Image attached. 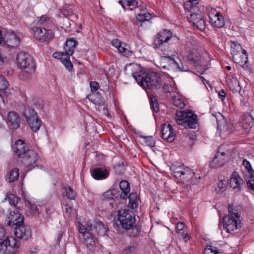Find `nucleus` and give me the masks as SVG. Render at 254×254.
Masks as SVG:
<instances>
[{
  "label": "nucleus",
  "mask_w": 254,
  "mask_h": 254,
  "mask_svg": "<svg viewBox=\"0 0 254 254\" xmlns=\"http://www.w3.org/2000/svg\"><path fill=\"white\" fill-rule=\"evenodd\" d=\"M139 71L132 73V76L137 83L143 88H147L152 91H158L161 88L163 79L161 75L158 72H151L148 73L140 70V67L135 65Z\"/></svg>",
  "instance_id": "1"
},
{
  "label": "nucleus",
  "mask_w": 254,
  "mask_h": 254,
  "mask_svg": "<svg viewBox=\"0 0 254 254\" xmlns=\"http://www.w3.org/2000/svg\"><path fill=\"white\" fill-rule=\"evenodd\" d=\"M170 170L177 180L187 185L195 184L198 182L192 170L183 163L175 162L172 164Z\"/></svg>",
  "instance_id": "2"
},
{
  "label": "nucleus",
  "mask_w": 254,
  "mask_h": 254,
  "mask_svg": "<svg viewBox=\"0 0 254 254\" xmlns=\"http://www.w3.org/2000/svg\"><path fill=\"white\" fill-rule=\"evenodd\" d=\"M170 170L177 180L187 185L195 184L198 182L192 170L183 163L175 162L172 164Z\"/></svg>",
  "instance_id": "3"
},
{
  "label": "nucleus",
  "mask_w": 254,
  "mask_h": 254,
  "mask_svg": "<svg viewBox=\"0 0 254 254\" xmlns=\"http://www.w3.org/2000/svg\"><path fill=\"white\" fill-rule=\"evenodd\" d=\"M229 214L224 216L222 223L219 226L223 225L224 229L228 233H231L235 230L239 229L242 227V223L240 220V215L238 212H234L232 207L229 206L228 207Z\"/></svg>",
  "instance_id": "4"
},
{
  "label": "nucleus",
  "mask_w": 254,
  "mask_h": 254,
  "mask_svg": "<svg viewBox=\"0 0 254 254\" xmlns=\"http://www.w3.org/2000/svg\"><path fill=\"white\" fill-rule=\"evenodd\" d=\"M175 120L185 128L195 129L198 126L197 116L190 111H181L176 113Z\"/></svg>",
  "instance_id": "5"
},
{
  "label": "nucleus",
  "mask_w": 254,
  "mask_h": 254,
  "mask_svg": "<svg viewBox=\"0 0 254 254\" xmlns=\"http://www.w3.org/2000/svg\"><path fill=\"white\" fill-rule=\"evenodd\" d=\"M19 67L26 72H32L35 70V64L32 58L25 52H20L17 56Z\"/></svg>",
  "instance_id": "6"
},
{
  "label": "nucleus",
  "mask_w": 254,
  "mask_h": 254,
  "mask_svg": "<svg viewBox=\"0 0 254 254\" xmlns=\"http://www.w3.org/2000/svg\"><path fill=\"white\" fill-rule=\"evenodd\" d=\"M24 116L32 130L34 132L37 131L41 127L42 123L34 110L30 107L25 108Z\"/></svg>",
  "instance_id": "7"
},
{
  "label": "nucleus",
  "mask_w": 254,
  "mask_h": 254,
  "mask_svg": "<svg viewBox=\"0 0 254 254\" xmlns=\"http://www.w3.org/2000/svg\"><path fill=\"white\" fill-rule=\"evenodd\" d=\"M19 244L12 237H7L0 242V253L3 254H14L17 252Z\"/></svg>",
  "instance_id": "8"
},
{
  "label": "nucleus",
  "mask_w": 254,
  "mask_h": 254,
  "mask_svg": "<svg viewBox=\"0 0 254 254\" xmlns=\"http://www.w3.org/2000/svg\"><path fill=\"white\" fill-rule=\"evenodd\" d=\"M161 65L163 68L168 70L177 69L182 71L188 70L185 68L179 59H175L170 56L163 57L161 59Z\"/></svg>",
  "instance_id": "9"
},
{
  "label": "nucleus",
  "mask_w": 254,
  "mask_h": 254,
  "mask_svg": "<svg viewBox=\"0 0 254 254\" xmlns=\"http://www.w3.org/2000/svg\"><path fill=\"white\" fill-rule=\"evenodd\" d=\"M117 216L120 225L124 229L130 228L135 224V217L129 213L128 210L124 209L119 210Z\"/></svg>",
  "instance_id": "10"
},
{
  "label": "nucleus",
  "mask_w": 254,
  "mask_h": 254,
  "mask_svg": "<svg viewBox=\"0 0 254 254\" xmlns=\"http://www.w3.org/2000/svg\"><path fill=\"white\" fill-rule=\"evenodd\" d=\"M254 118L250 113H247L243 116L240 122L235 125L234 130L241 132L242 133H248L253 125Z\"/></svg>",
  "instance_id": "11"
},
{
  "label": "nucleus",
  "mask_w": 254,
  "mask_h": 254,
  "mask_svg": "<svg viewBox=\"0 0 254 254\" xmlns=\"http://www.w3.org/2000/svg\"><path fill=\"white\" fill-rule=\"evenodd\" d=\"M35 38L40 42H49L54 38V33L52 30L34 27L33 28Z\"/></svg>",
  "instance_id": "12"
},
{
  "label": "nucleus",
  "mask_w": 254,
  "mask_h": 254,
  "mask_svg": "<svg viewBox=\"0 0 254 254\" xmlns=\"http://www.w3.org/2000/svg\"><path fill=\"white\" fill-rule=\"evenodd\" d=\"M5 222L7 226L15 227L24 223V217L18 210H10L7 216Z\"/></svg>",
  "instance_id": "13"
},
{
  "label": "nucleus",
  "mask_w": 254,
  "mask_h": 254,
  "mask_svg": "<svg viewBox=\"0 0 254 254\" xmlns=\"http://www.w3.org/2000/svg\"><path fill=\"white\" fill-rule=\"evenodd\" d=\"M198 0H189L190 9L189 10L188 19L193 25L199 19L203 16L201 11L194 5L198 3Z\"/></svg>",
  "instance_id": "14"
},
{
  "label": "nucleus",
  "mask_w": 254,
  "mask_h": 254,
  "mask_svg": "<svg viewBox=\"0 0 254 254\" xmlns=\"http://www.w3.org/2000/svg\"><path fill=\"white\" fill-rule=\"evenodd\" d=\"M172 37V33L167 30H164L158 33L154 39L153 47L157 49L164 43H167Z\"/></svg>",
  "instance_id": "15"
},
{
  "label": "nucleus",
  "mask_w": 254,
  "mask_h": 254,
  "mask_svg": "<svg viewBox=\"0 0 254 254\" xmlns=\"http://www.w3.org/2000/svg\"><path fill=\"white\" fill-rule=\"evenodd\" d=\"M209 21L211 25L217 28H221L225 25L224 17L220 12L212 10L208 14Z\"/></svg>",
  "instance_id": "16"
},
{
  "label": "nucleus",
  "mask_w": 254,
  "mask_h": 254,
  "mask_svg": "<svg viewBox=\"0 0 254 254\" xmlns=\"http://www.w3.org/2000/svg\"><path fill=\"white\" fill-rule=\"evenodd\" d=\"M14 234L16 237L23 240H27L31 236V231L29 226L23 223L18 225L15 228Z\"/></svg>",
  "instance_id": "17"
},
{
  "label": "nucleus",
  "mask_w": 254,
  "mask_h": 254,
  "mask_svg": "<svg viewBox=\"0 0 254 254\" xmlns=\"http://www.w3.org/2000/svg\"><path fill=\"white\" fill-rule=\"evenodd\" d=\"M29 149L27 144L23 140L18 139L16 141L13 146V150L15 154L22 159Z\"/></svg>",
  "instance_id": "18"
},
{
  "label": "nucleus",
  "mask_w": 254,
  "mask_h": 254,
  "mask_svg": "<svg viewBox=\"0 0 254 254\" xmlns=\"http://www.w3.org/2000/svg\"><path fill=\"white\" fill-rule=\"evenodd\" d=\"M6 123L11 129H17L21 124V118L15 112H10L7 114Z\"/></svg>",
  "instance_id": "19"
},
{
  "label": "nucleus",
  "mask_w": 254,
  "mask_h": 254,
  "mask_svg": "<svg viewBox=\"0 0 254 254\" xmlns=\"http://www.w3.org/2000/svg\"><path fill=\"white\" fill-rule=\"evenodd\" d=\"M39 157L40 155L38 152L29 149L22 158V161L26 165L30 166L36 163L39 160Z\"/></svg>",
  "instance_id": "20"
},
{
  "label": "nucleus",
  "mask_w": 254,
  "mask_h": 254,
  "mask_svg": "<svg viewBox=\"0 0 254 254\" xmlns=\"http://www.w3.org/2000/svg\"><path fill=\"white\" fill-rule=\"evenodd\" d=\"M20 43V39L12 31L7 32L4 39L2 38V43L1 45H7L8 46L14 47L17 46Z\"/></svg>",
  "instance_id": "21"
},
{
  "label": "nucleus",
  "mask_w": 254,
  "mask_h": 254,
  "mask_svg": "<svg viewBox=\"0 0 254 254\" xmlns=\"http://www.w3.org/2000/svg\"><path fill=\"white\" fill-rule=\"evenodd\" d=\"M229 154L230 152L228 151L222 152L218 151L215 158L210 162V167L212 168H218L222 166L226 162V156L229 155Z\"/></svg>",
  "instance_id": "22"
},
{
  "label": "nucleus",
  "mask_w": 254,
  "mask_h": 254,
  "mask_svg": "<svg viewBox=\"0 0 254 254\" xmlns=\"http://www.w3.org/2000/svg\"><path fill=\"white\" fill-rule=\"evenodd\" d=\"M110 173L109 170L104 168H96L91 171L92 177L97 180H102L107 178Z\"/></svg>",
  "instance_id": "23"
},
{
  "label": "nucleus",
  "mask_w": 254,
  "mask_h": 254,
  "mask_svg": "<svg viewBox=\"0 0 254 254\" xmlns=\"http://www.w3.org/2000/svg\"><path fill=\"white\" fill-rule=\"evenodd\" d=\"M162 138L168 142L173 141L175 138V133L172 126L164 124L162 128Z\"/></svg>",
  "instance_id": "24"
},
{
  "label": "nucleus",
  "mask_w": 254,
  "mask_h": 254,
  "mask_svg": "<svg viewBox=\"0 0 254 254\" xmlns=\"http://www.w3.org/2000/svg\"><path fill=\"white\" fill-rule=\"evenodd\" d=\"M212 115L215 118L217 121V129L220 131H226L229 129V125L226 119L222 114L219 112L213 114Z\"/></svg>",
  "instance_id": "25"
},
{
  "label": "nucleus",
  "mask_w": 254,
  "mask_h": 254,
  "mask_svg": "<svg viewBox=\"0 0 254 254\" xmlns=\"http://www.w3.org/2000/svg\"><path fill=\"white\" fill-rule=\"evenodd\" d=\"M243 184V180L240 178L238 173L234 172L232 173L230 180V185L234 190H240L241 186Z\"/></svg>",
  "instance_id": "26"
},
{
  "label": "nucleus",
  "mask_w": 254,
  "mask_h": 254,
  "mask_svg": "<svg viewBox=\"0 0 254 254\" xmlns=\"http://www.w3.org/2000/svg\"><path fill=\"white\" fill-rule=\"evenodd\" d=\"M177 233L180 237L185 241H187L190 239L188 235V228L183 222H179L176 226Z\"/></svg>",
  "instance_id": "27"
},
{
  "label": "nucleus",
  "mask_w": 254,
  "mask_h": 254,
  "mask_svg": "<svg viewBox=\"0 0 254 254\" xmlns=\"http://www.w3.org/2000/svg\"><path fill=\"white\" fill-rule=\"evenodd\" d=\"M77 45V42L74 38L67 39L64 46L65 53L67 55H72Z\"/></svg>",
  "instance_id": "28"
},
{
  "label": "nucleus",
  "mask_w": 254,
  "mask_h": 254,
  "mask_svg": "<svg viewBox=\"0 0 254 254\" xmlns=\"http://www.w3.org/2000/svg\"><path fill=\"white\" fill-rule=\"evenodd\" d=\"M83 243L89 251H92L95 248V241L90 232H87L83 236Z\"/></svg>",
  "instance_id": "29"
},
{
  "label": "nucleus",
  "mask_w": 254,
  "mask_h": 254,
  "mask_svg": "<svg viewBox=\"0 0 254 254\" xmlns=\"http://www.w3.org/2000/svg\"><path fill=\"white\" fill-rule=\"evenodd\" d=\"M120 188L122 191L120 197L122 199H126L130 191L129 183L126 180H122L120 183Z\"/></svg>",
  "instance_id": "30"
},
{
  "label": "nucleus",
  "mask_w": 254,
  "mask_h": 254,
  "mask_svg": "<svg viewBox=\"0 0 254 254\" xmlns=\"http://www.w3.org/2000/svg\"><path fill=\"white\" fill-rule=\"evenodd\" d=\"M5 200L8 199L9 203L11 205L14 207L16 210L19 209L21 208V200L13 194L8 193L5 198Z\"/></svg>",
  "instance_id": "31"
},
{
  "label": "nucleus",
  "mask_w": 254,
  "mask_h": 254,
  "mask_svg": "<svg viewBox=\"0 0 254 254\" xmlns=\"http://www.w3.org/2000/svg\"><path fill=\"white\" fill-rule=\"evenodd\" d=\"M127 235L129 237H136L139 236L141 231V226L137 224H133L130 228L125 229Z\"/></svg>",
  "instance_id": "32"
},
{
  "label": "nucleus",
  "mask_w": 254,
  "mask_h": 254,
  "mask_svg": "<svg viewBox=\"0 0 254 254\" xmlns=\"http://www.w3.org/2000/svg\"><path fill=\"white\" fill-rule=\"evenodd\" d=\"M140 12L136 14V19L140 22L149 21L152 18V15L147 12L146 8L140 10Z\"/></svg>",
  "instance_id": "33"
},
{
  "label": "nucleus",
  "mask_w": 254,
  "mask_h": 254,
  "mask_svg": "<svg viewBox=\"0 0 254 254\" xmlns=\"http://www.w3.org/2000/svg\"><path fill=\"white\" fill-rule=\"evenodd\" d=\"M201 59L200 53L196 49L191 50L188 56L187 60L191 63H196Z\"/></svg>",
  "instance_id": "34"
},
{
  "label": "nucleus",
  "mask_w": 254,
  "mask_h": 254,
  "mask_svg": "<svg viewBox=\"0 0 254 254\" xmlns=\"http://www.w3.org/2000/svg\"><path fill=\"white\" fill-rule=\"evenodd\" d=\"M19 170L17 168H13L5 176L6 181L11 183L16 181L19 177Z\"/></svg>",
  "instance_id": "35"
},
{
  "label": "nucleus",
  "mask_w": 254,
  "mask_h": 254,
  "mask_svg": "<svg viewBox=\"0 0 254 254\" xmlns=\"http://www.w3.org/2000/svg\"><path fill=\"white\" fill-rule=\"evenodd\" d=\"M94 229L97 234L100 236L106 235L109 231L108 228L106 227L101 222H97L96 225L94 226Z\"/></svg>",
  "instance_id": "36"
},
{
  "label": "nucleus",
  "mask_w": 254,
  "mask_h": 254,
  "mask_svg": "<svg viewBox=\"0 0 254 254\" xmlns=\"http://www.w3.org/2000/svg\"><path fill=\"white\" fill-rule=\"evenodd\" d=\"M128 198L129 199L128 207L132 209L136 208L138 206V201L137 193L131 192L128 195Z\"/></svg>",
  "instance_id": "37"
},
{
  "label": "nucleus",
  "mask_w": 254,
  "mask_h": 254,
  "mask_svg": "<svg viewBox=\"0 0 254 254\" xmlns=\"http://www.w3.org/2000/svg\"><path fill=\"white\" fill-rule=\"evenodd\" d=\"M242 50V47L237 42L231 41V52L233 56L237 55Z\"/></svg>",
  "instance_id": "38"
},
{
  "label": "nucleus",
  "mask_w": 254,
  "mask_h": 254,
  "mask_svg": "<svg viewBox=\"0 0 254 254\" xmlns=\"http://www.w3.org/2000/svg\"><path fill=\"white\" fill-rule=\"evenodd\" d=\"M227 185V182L225 180H220L217 185V187L215 188V190L217 193H221L224 192Z\"/></svg>",
  "instance_id": "39"
},
{
  "label": "nucleus",
  "mask_w": 254,
  "mask_h": 254,
  "mask_svg": "<svg viewBox=\"0 0 254 254\" xmlns=\"http://www.w3.org/2000/svg\"><path fill=\"white\" fill-rule=\"evenodd\" d=\"M64 189L65 191V195L68 199L70 200H73L75 199L76 192L70 186L66 185L64 187Z\"/></svg>",
  "instance_id": "40"
},
{
  "label": "nucleus",
  "mask_w": 254,
  "mask_h": 254,
  "mask_svg": "<svg viewBox=\"0 0 254 254\" xmlns=\"http://www.w3.org/2000/svg\"><path fill=\"white\" fill-rule=\"evenodd\" d=\"M91 100L95 105H97L99 106H103L104 104L103 97L98 93L94 94L92 96Z\"/></svg>",
  "instance_id": "41"
},
{
  "label": "nucleus",
  "mask_w": 254,
  "mask_h": 254,
  "mask_svg": "<svg viewBox=\"0 0 254 254\" xmlns=\"http://www.w3.org/2000/svg\"><path fill=\"white\" fill-rule=\"evenodd\" d=\"M149 101L152 110L155 112H157L159 110V104L155 97L153 95H151L149 97Z\"/></svg>",
  "instance_id": "42"
},
{
  "label": "nucleus",
  "mask_w": 254,
  "mask_h": 254,
  "mask_svg": "<svg viewBox=\"0 0 254 254\" xmlns=\"http://www.w3.org/2000/svg\"><path fill=\"white\" fill-rule=\"evenodd\" d=\"M8 83L3 76L0 75V91L7 93Z\"/></svg>",
  "instance_id": "43"
},
{
  "label": "nucleus",
  "mask_w": 254,
  "mask_h": 254,
  "mask_svg": "<svg viewBox=\"0 0 254 254\" xmlns=\"http://www.w3.org/2000/svg\"><path fill=\"white\" fill-rule=\"evenodd\" d=\"M119 3L125 10H126L125 4L128 6H132L133 7H135L138 4V2L136 0H126L125 2L120 0L119 1Z\"/></svg>",
  "instance_id": "44"
},
{
  "label": "nucleus",
  "mask_w": 254,
  "mask_h": 254,
  "mask_svg": "<svg viewBox=\"0 0 254 254\" xmlns=\"http://www.w3.org/2000/svg\"><path fill=\"white\" fill-rule=\"evenodd\" d=\"M69 56L65 53V56L61 60V62L68 70H70L73 68V65L69 59Z\"/></svg>",
  "instance_id": "45"
},
{
  "label": "nucleus",
  "mask_w": 254,
  "mask_h": 254,
  "mask_svg": "<svg viewBox=\"0 0 254 254\" xmlns=\"http://www.w3.org/2000/svg\"><path fill=\"white\" fill-rule=\"evenodd\" d=\"M162 89L164 92L166 93L177 92V88L176 85L174 84L173 85H170L168 83H164L162 85Z\"/></svg>",
  "instance_id": "46"
},
{
  "label": "nucleus",
  "mask_w": 254,
  "mask_h": 254,
  "mask_svg": "<svg viewBox=\"0 0 254 254\" xmlns=\"http://www.w3.org/2000/svg\"><path fill=\"white\" fill-rule=\"evenodd\" d=\"M118 195L116 190L114 189L107 190L104 194V197L108 199H113Z\"/></svg>",
  "instance_id": "47"
},
{
  "label": "nucleus",
  "mask_w": 254,
  "mask_h": 254,
  "mask_svg": "<svg viewBox=\"0 0 254 254\" xmlns=\"http://www.w3.org/2000/svg\"><path fill=\"white\" fill-rule=\"evenodd\" d=\"M173 99V104L175 106L180 108H183L185 106V104L181 97L174 96Z\"/></svg>",
  "instance_id": "48"
},
{
  "label": "nucleus",
  "mask_w": 254,
  "mask_h": 254,
  "mask_svg": "<svg viewBox=\"0 0 254 254\" xmlns=\"http://www.w3.org/2000/svg\"><path fill=\"white\" fill-rule=\"evenodd\" d=\"M194 26L197 27L200 30L203 31L206 28V24L203 19V16L199 19L193 24Z\"/></svg>",
  "instance_id": "49"
},
{
  "label": "nucleus",
  "mask_w": 254,
  "mask_h": 254,
  "mask_svg": "<svg viewBox=\"0 0 254 254\" xmlns=\"http://www.w3.org/2000/svg\"><path fill=\"white\" fill-rule=\"evenodd\" d=\"M246 181L248 188L254 191V173L248 175Z\"/></svg>",
  "instance_id": "50"
},
{
  "label": "nucleus",
  "mask_w": 254,
  "mask_h": 254,
  "mask_svg": "<svg viewBox=\"0 0 254 254\" xmlns=\"http://www.w3.org/2000/svg\"><path fill=\"white\" fill-rule=\"evenodd\" d=\"M143 142L145 145L154 147L155 144V141L152 136H142Z\"/></svg>",
  "instance_id": "51"
},
{
  "label": "nucleus",
  "mask_w": 254,
  "mask_h": 254,
  "mask_svg": "<svg viewBox=\"0 0 254 254\" xmlns=\"http://www.w3.org/2000/svg\"><path fill=\"white\" fill-rule=\"evenodd\" d=\"M218 253L219 252L216 247L208 245L205 248L203 254H218Z\"/></svg>",
  "instance_id": "52"
},
{
  "label": "nucleus",
  "mask_w": 254,
  "mask_h": 254,
  "mask_svg": "<svg viewBox=\"0 0 254 254\" xmlns=\"http://www.w3.org/2000/svg\"><path fill=\"white\" fill-rule=\"evenodd\" d=\"M243 165L247 169L248 173V175L252 174V173H254V171L252 169V167L250 162L247 159H245L243 160Z\"/></svg>",
  "instance_id": "53"
},
{
  "label": "nucleus",
  "mask_w": 254,
  "mask_h": 254,
  "mask_svg": "<svg viewBox=\"0 0 254 254\" xmlns=\"http://www.w3.org/2000/svg\"><path fill=\"white\" fill-rule=\"evenodd\" d=\"M136 250V247L134 245L129 246L126 247L123 251V254H132Z\"/></svg>",
  "instance_id": "54"
},
{
  "label": "nucleus",
  "mask_w": 254,
  "mask_h": 254,
  "mask_svg": "<svg viewBox=\"0 0 254 254\" xmlns=\"http://www.w3.org/2000/svg\"><path fill=\"white\" fill-rule=\"evenodd\" d=\"M24 197H25V200L29 204L31 210L32 211H33V212H36L38 211V207L35 204L32 203L31 198L29 197H27L26 196H25Z\"/></svg>",
  "instance_id": "55"
},
{
  "label": "nucleus",
  "mask_w": 254,
  "mask_h": 254,
  "mask_svg": "<svg viewBox=\"0 0 254 254\" xmlns=\"http://www.w3.org/2000/svg\"><path fill=\"white\" fill-rule=\"evenodd\" d=\"M90 86L92 92H95L99 88V83L96 81H91L90 83Z\"/></svg>",
  "instance_id": "56"
},
{
  "label": "nucleus",
  "mask_w": 254,
  "mask_h": 254,
  "mask_svg": "<svg viewBox=\"0 0 254 254\" xmlns=\"http://www.w3.org/2000/svg\"><path fill=\"white\" fill-rule=\"evenodd\" d=\"M78 231L81 234H82L83 236L85 234H86L88 230L85 226L82 225L81 223L78 222Z\"/></svg>",
  "instance_id": "57"
},
{
  "label": "nucleus",
  "mask_w": 254,
  "mask_h": 254,
  "mask_svg": "<svg viewBox=\"0 0 254 254\" xmlns=\"http://www.w3.org/2000/svg\"><path fill=\"white\" fill-rule=\"evenodd\" d=\"M37 23L39 25L44 24L47 20H49V18L46 15H42L40 17L38 18Z\"/></svg>",
  "instance_id": "58"
},
{
  "label": "nucleus",
  "mask_w": 254,
  "mask_h": 254,
  "mask_svg": "<svg viewBox=\"0 0 254 254\" xmlns=\"http://www.w3.org/2000/svg\"><path fill=\"white\" fill-rule=\"evenodd\" d=\"M123 43H122L120 40L118 39H114L112 41V45L116 47V48H118L120 47V46Z\"/></svg>",
  "instance_id": "59"
},
{
  "label": "nucleus",
  "mask_w": 254,
  "mask_h": 254,
  "mask_svg": "<svg viewBox=\"0 0 254 254\" xmlns=\"http://www.w3.org/2000/svg\"><path fill=\"white\" fill-rule=\"evenodd\" d=\"M65 56V53H55L53 54V57L55 58L61 59V61Z\"/></svg>",
  "instance_id": "60"
},
{
  "label": "nucleus",
  "mask_w": 254,
  "mask_h": 254,
  "mask_svg": "<svg viewBox=\"0 0 254 254\" xmlns=\"http://www.w3.org/2000/svg\"><path fill=\"white\" fill-rule=\"evenodd\" d=\"M123 54L124 55V56L126 57L127 58H129L132 56V52L126 48L124 52L123 53Z\"/></svg>",
  "instance_id": "61"
},
{
  "label": "nucleus",
  "mask_w": 254,
  "mask_h": 254,
  "mask_svg": "<svg viewBox=\"0 0 254 254\" xmlns=\"http://www.w3.org/2000/svg\"><path fill=\"white\" fill-rule=\"evenodd\" d=\"M5 236V229L0 225V241L3 240Z\"/></svg>",
  "instance_id": "62"
},
{
  "label": "nucleus",
  "mask_w": 254,
  "mask_h": 254,
  "mask_svg": "<svg viewBox=\"0 0 254 254\" xmlns=\"http://www.w3.org/2000/svg\"><path fill=\"white\" fill-rule=\"evenodd\" d=\"M116 173L119 174H122L124 171V167L122 166H119L118 167L115 168Z\"/></svg>",
  "instance_id": "63"
},
{
  "label": "nucleus",
  "mask_w": 254,
  "mask_h": 254,
  "mask_svg": "<svg viewBox=\"0 0 254 254\" xmlns=\"http://www.w3.org/2000/svg\"><path fill=\"white\" fill-rule=\"evenodd\" d=\"M126 46L127 45L125 43H122V44L118 48V50L120 53H123L124 52L125 50L126 49Z\"/></svg>",
  "instance_id": "64"
}]
</instances>
